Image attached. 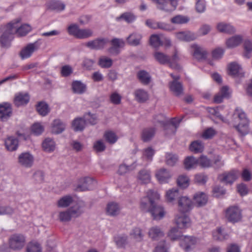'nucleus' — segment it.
Listing matches in <instances>:
<instances>
[{
	"label": "nucleus",
	"mask_w": 252,
	"mask_h": 252,
	"mask_svg": "<svg viewBox=\"0 0 252 252\" xmlns=\"http://www.w3.org/2000/svg\"><path fill=\"white\" fill-rule=\"evenodd\" d=\"M20 19H17L12 21L6 25L2 27L1 30L2 34L0 37V43L3 48H8L10 42L13 38V35L16 33L19 36H25L32 30L28 24H23L18 27Z\"/></svg>",
	"instance_id": "nucleus-1"
},
{
	"label": "nucleus",
	"mask_w": 252,
	"mask_h": 252,
	"mask_svg": "<svg viewBox=\"0 0 252 252\" xmlns=\"http://www.w3.org/2000/svg\"><path fill=\"white\" fill-rule=\"evenodd\" d=\"M159 195L153 190L150 189L147 192L146 196L143 197L140 201V209L145 212H150L152 208L159 199Z\"/></svg>",
	"instance_id": "nucleus-2"
},
{
	"label": "nucleus",
	"mask_w": 252,
	"mask_h": 252,
	"mask_svg": "<svg viewBox=\"0 0 252 252\" xmlns=\"http://www.w3.org/2000/svg\"><path fill=\"white\" fill-rule=\"evenodd\" d=\"M225 217L230 222H238L241 221L242 218V210L238 206H230L225 210Z\"/></svg>",
	"instance_id": "nucleus-3"
},
{
	"label": "nucleus",
	"mask_w": 252,
	"mask_h": 252,
	"mask_svg": "<svg viewBox=\"0 0 252 252\" xmlns=\"http://www.w3.org/2000/svg\"><path fill=\"white\" fill-rule=\"evenodd\" d=\"M234 115H236L241 122L235 126L237 130L242 135H245L248 131V126L249 121L244 111L240 108H236L235 111Z\"/></svg>",
	"instance_id": "nucleus-4"
},
{
	"label": "nucleus",
	"mask_w": 252,
	"mask_h": 252,
	"mask_svg": "<svg viewBox=\"0 0 252 252\" xmlns=\"http://www.w3.org/2000/svg\"><path fill=\"white\" fill-rule=\"evenodd\" d=\"M26 237L22 234L15 233L9 238V246L13 250H20L26 244Z\"/></svg>",
	"instance_id": "nucleus-5"
},
{
	"label": "nucleus",
	"mask_w": 252,
	"mask_h": 252,
	"mask_svg": "<svg viewBox=\"0 0 252 252\" xmlns=\"http://www.w3.org/2000/svg\"><path fill=\"white\" fill-rule=\"evenodd\" d=\"M96 182L90 177L81 178L79 180L76 190L77 191H86L93 189L96 186Z\"/></svg>",
	"instance_id": "nucleus-6"
},
{
	"label": "nucleus",
	"mask_w": 252,
	"mask_h": 252,
	"mask_svg": "<svg viewBox=\"0 0 252 252\" xmlns=\"http://www.w3.org/2000/svg\"><path fill=\"white\" fill-rule=\"evenodd\" d=\"M41 44L40 39H38L33 43L28 44L21 50L20 53L21 58L24 60L30 58L34 52L39 49Z\"/></svg>",
	"instance_id": "nucleus-7"
},
{
	"label": "nucleus",
	"mask_w": 252,
	"mask_h": 252,
	"mask_svg": "<svg viewBox=\"0 0 252 252\" xmlns=\"http://www.w3.org/2000/svg\"><path fill=\"white\" fill-rule=\"evenodd\" d=\"M191 52L193 57L198 61L204 60L207 58L208 52L203 47L196 44L190 46Z\"/></svg>",
	"instance_id": "nucleus-8"
},
{
	"label": "nucleus",
	"mask_w": 252,
	"mask_h": 252,
	"mask_svg": "<svg viewBox=\"0 0 252 252\" xmlns=\"http://www.w3.org/2000/svg\"><path fill=\"white\" fill-rule=\"evenodd\" d=\"M158 8L166 12H171L176 8L178 4L176 0H155Z\"/></svg>",
	"instance_id": "nucleus-9"
},
{
	"label": "nucleus",
	"mask_w": 252,
	"mask_h": 252,
	"mask_svg": "<svg viewBox=\"0 0 252 252\" xmlns=\"http://www.w3.org/2000/svg\"><path fill=\"white\" fill-rule=\"evenodd\" d=\"M34 162V157L29 152H24L20 154L18 158V162L22 167L31 168Z\"/></svg>",
	"instance_id": "nucleus-10"
},
{
	"label": "nucleus",
	"mask_w": 252,
	"mask_h": 252,
	"mask_svg": "<svg viewBox=\"0 0 252 252\" xmlns=\"http://www.w3.org/2000/svg\"><path fill=\"white\" fill-rule=\"evenodd\" d=\"M108 39L103 38H98L87 42L85 45L91 50H99L104 48Z\"/></svg>",
	"instance_id": "nucleus-11"
},
{
	"label": "nucleus",
	"mask_w": 252,
	"mask_h": 252,
	"mask_svg": "<svg viewBox=\"0 0 252 252\" xmlns=\"http://www.w3.org/2000/svg\"><path fill=\"white\" fill-rule=\"evenodd\" d=\"M178 208L181 213H186L192 209V203L190 198L187 196H182L179 198L178 201Z\"/></svg>",
	"instance_id": "nucleus-12"
},
{
	"label": "nucleus",
	"mask_w": 252,
	"mask_h": 252,
	"mask_svg": "<svg viewBox=\"0 0 252 252\" xmlns=\"http://www.w3.org/2000/svg\"><path fill=\"white\" fill-rule=\"evenodd\" d=\"M12 110L11 105L8 102L0 104V120L7 121L11 116Z\"/></svg>",
	"instance_id": "nucleus-13"
},
{
	"label": "nucleus",
	"mask_w": 252,
	"mask_h": 252,
	"mask_svg": "<svg viewBox=\"0 0 252 252\" xmlns=\"http://www.w3.org/2000/svg\"><path fill=\"white\" fill-rule=\"evenodd\" d=\"M175 223L178 228L184 229L190 226L191 222L189 218L183 213L176 216Z\"/></svg>",
	"instance_id": "nucleus-14"
},
{
	"label": "nucleus",
	"mask_w": 252,
	"mask_h": 252,
	"mask_svg": "<svg viewBox=\"0 0 252 252\" xmlns=\"http://www.w3.org/2000/svg\"><path fill=\"white\" fill-rule=\"evenodd\" d=\"M239 173L236 170H232L227 173H224L220 176L221 182L226 184H232L238 178Z\"/></svg>",
	"instance_id": "nucleus-15"
},
{
	"label": "nucleus",
	"mask_w": 252,
	"mask_h": 252,
	"mask_svg": "<svg viewBox=\"0 0 252 252\" xmlns=\"http://www.w3.org/2000/svg\"><path fill=\"white\" fill-rule=\"evenodd\" d=\"M46 9L50 11H62L65 7V4L60 0H51L45 4Z\"/></svg>",
	"instance_id": "nucleus-16"
},
{
	"label": "nucleus",
	"mask_w": 252,
	"mask_h": 252,
	"mask_svg": "<svg viewBox=\"0 0 252 252\" xmlns=\"http://www.w3.org/2000/svg\"><path fill=\"white\" fill-rule=\"evenodd\" d=\"M153 219L155 220H160L162 219L165 214L164 208L160 205L155 203L149 212Z\"/></svg>",
	"instance_id": "nucleus-17"
},
{
	"label": "nucleus",
	"mask_w": 252,
	"mask_h": 252,
	"mask_svg": "<svg viewBox=\"0 0 252 252\" xmlns=\"http://www.w3.org/2000/svg\"><path fill=\"white\" fill-rule=\"evenodd\" d=\"M86 204L84 201H79L74 206L68 208L72 218L80 216L84 212Z\"/></svg>",
	"instance_id": "nucleus-18"
},
{
	"label": "nucleus",
	"mask_w": 252,
	"mask_h": 252,
	"mask_svg": "<svg viewBox=\"0 0 252 252\" xmlns=\"http://www.w3.org/2000/svg\"><path fill=\"white\" fill-rule=\"evenodd\" d=\"M228 73L229 75L236 77L244 76V71L241 66L236 63L233 62L228 65Z\"/></svg>",
	"instance_id": "nucleus-19"
},
{
	"label": "nucleus",
	"mask_w": 252,
	"mask_h": 252,
	"mask_svg": "<svg viewBox=\"0 0 252 252\" xmlns=\"http://www.w3.org/2000/svg\"><path fill=\"white\" fill-rule=\"evenodd\" d=\"M156 176L160 184L167 183L171 177L169 171L165 168H161L157 171Z\"/></svg>",
	"instance_id": "nucleus-20"
},
{
	"label": "nucleus",
	"mask_w": 252,
	"mask_h": 252,
	"mask_svg": "<svg viewBox=\"0 0 252 252\" xmlns=\"http://www.w3.org/2000/svg\"><path fill=\"white\" fill-rule=\"evenodd\" d=\"M30 100V95L28 93H20L15 95L14 102L16 106H20L27 104Z\"/></svg>",
	"instance_id": "nucleus-21"
},
{
	"label": "nucleus",
	"mask_w": 252,
	"mask_h": 252,
	"mask_svg": "<svg viewBox=\"0 0 252 252\" xmlns=\"http://www.w3.org/2000/svg\"><path fill=\"white\" fill-rule=\"evenodd\" d=\"M181 120L176 118L172 119L170 121L167 120L166 130L165 132L166 135L174 134Z\"/></svg>",
	"instance_id": "nucleus-22"
},
{
	"label": "nucleus",
	"mask_w": 252,
	"mask_h": 252,
	"mask_svg": "<svg viewBox=\"0 0 252 252\" xmlns=\"http://www.w3.org/2000/svg\"><path fill=\"white\" fill-rule=\"evenodd\" d=\"M164 234V232L160 228L157 226L152 227L149 229V237L154 241L158 240L160 238L163 237Z\"/></svg>",
	"instance_id": "nucleus-23"
},
{
	"label": "nucleus",
	"mask_w": 252,
	"mask_h": 252,
	"mask_svg": "<svg viewBox=\"0 0 252 252\" xmlns=\"http://www.w3.org/2000/svg\"><path fill=\"white\" fill-rule=\"evenodd\" d=\"M4 144L8 151H14L18 147V140L14 136H9L5 140Z\"/></svg>",
	"instance_id": "nucleus-24"
},
{
	"label": "nucleus",
	"mask_w": 252,
	"mask_h": 252,
	"mask_svg": "<svg viewBox=\"0 0 252 252\" xmlns=\"http://www.w3.org/2000/svg\"><path fill=\"white\" fill-rule=\"evenodd\" d=\"M142 38V36L140 33L134 32L126 38V41L129 45L136 46L140 44Z\"/></svg>",
	"instance_id": "nucleus-25"
},
{
	"label": "nucleus",
	"mask_w": 252,
	"mask_h": 252,
	"mask_svg": "<svg viewBox=\"0 0 252 252\" xmlns=\"http://www.w3.org/2000/svg\"><path fill=\"white\" fill-rule=\"evenodd\" d=\"M194 204L197 207H202L206 204L208 201V196L204 192L196 193L193 196Z\"/></svg>",
	"instance_id": "nucleus-26"
},
{
	"label": "nucleus",
	"mask_w": 252,
	"mask_h": 252,
	"mask_svg": "<svg viewBox=\"0 0 252 252\" xmlns=\"http://www.w3.org/2000/svg\"><path fill=\"white\" fill-rule=\"evenodd\" d=\"M169 88L170 91L177 96H179L183 93L182 84L176 80L170 82Z\"/></svg>",
	"instance_id": "nucleus-27"
},
{
	"label": "nucleus",
	"mask_w": 252,
	"mask_h": 252,
	"mask_svg": "<svg viewBox=\"0 0 252 252\" xmlns=\"http://www.w3.org/2000/svg\"><path fill=\"white\" fill-rule=\"evenodd\" d=\"M71 87L73 93L79 94H84L87 90L86 84L78 80L73 81Z\"/></svg>",
	"instance_id": "nucleus-28"
},
{
	"label": "nucleus",
	"mask_w": 252,
	"mask_h": 252,
	"mask_svg": "<svg viewBox=\"0 0 252 252\" xmlns=\"http://www.w3.org/2000/svg\"><path fill=\"white\" fill-rule=\"evenodd\" d=\"M134 95L136 100L140 103L145 102L149 98L148 92L142 89H136L134 92Z\"/></svg>",
	"instance_id": "nucleus-29"
},
{
	"label": "nucleus",
	"mask_w": 252,
	"mask_h": 252,
	"mask_svg": "<svg viewBox=\"0 0 252 252\" xmlns=\"http://www.w3.org/2000/svg\"><path fill=\"white\" fill-rule=\"evenodd\" d=\"M120 211V207L118 204L115 202H110L108 203L106 207L107 214L110 216H117Z\"/></svg>",
	"instance_id": "nucleus-30"
},
{
	"label": "nucleus",
	"mask_w": 252,
	"mask_h": 252,
	"mask_svg": "<svg viewBox=\"0 0 252 252\" xmlns=\"http://www.w3.org/2000/svg\"><path fill=\"white\" fill-rule=\"evenodd\" d=\"M177 38L182 41H190L195 39L197 36L190 32H179L176 34Z\"/></svg>",
	"instance_id": "nucleus-31"
},
{
	"label": "nucleus",
	"mask_w": 252,
	"mask_h": 252,
	"mask_svg": "<svg viewBox=\"0 0 252 252\" xmlns=\"http://www.w3.org/2000/svg\"><path fill=\"white\" fill-rule=\"evenodd\" d=\"M242 36L236 35L227 39L226 41V45L229 48H235L239 45L242 42Z\"/></svg>",
	"instance_id": "nucleus-32"
},
{
	"label": "nucleus",
	"mask_w": 252,
	"mask_h": 252,
	"mask_svg": "<svg viewBox=\"0 0 252 252\" xmlns=\"http://www.w3.org/2000/svg\"><path fill=\"white\" fill-rule=\"evenodd\" d=\"M129 236L131 239H133L136 242H140L143 241L144 235L140 228L135 227L129 232Z\"/></svg>",
	"instance_id": "nucleus-33"
},
{
	"label": "nucleus",
	"mask_w": 252,
	"mask_h": 252,
	"mask_svg": "<svg viewBox=\"0 0 252 252\" xmlns=\"http://www.w3.org/2000/svg\"><path fill=\"white\" fill-rule=\"evenodd\" d=\"M65 124L60 119L55 120L52 124V131L55 134H59L64 131Z\"/></svg>",
	"instance_id": "nucleus-34"
},
{
	"label": "nucleus",
	"mask_w": 252,
	"mask_h": 252,
	"mask_svg": "<svg viewBox=\"0 0 252 252\" xmlns=\"http://www.w3.org/2000/svg\"><path fill=\"white\" fill-rule=\"evenodd\" d=\"M156 129L154 127L146 128L143 130L142 139L144 142H148L154 136Z\"/></svg>",
	"instance_id": "nucleus-35"
},
{
	"label": "nucleus",
	"mask_w": 252,
	"mask_h": 252,
	"mask_svg": "<svg viewBox=\"0 0 252 252\" xmlns=\"http://www.w3.org/2000/svg\"><path fill=\"white\" fill-rule=\"evenodd\" d=\"M153 56L155 60L160 64H168V62H170V57L162 52L156 51L154 53Z\"/></svg>",
	"instance_id": "nucleus-36"
},
{
	"label": "nucleus",
	"mask_w": 252,
	"mask_h": 252,
	"mask_svg": "<svg viewBox=\"0 0 252 252\" xmlns=\"http://www.w3.org/2000/svg\"><path fill=\"white\" fill-rule=\"evenodd\" d=\"M218 31L221 32L233 33L235 32L234 27L229 24L220 23L217 25Z\"/></svg>",
	"instance_id": "nucleus-37"
},
{
	"label": "nucleus",
	"mask_w": 252,
	"mask_h": 252,
	"mask_svg": "<svg viewBox=\"0 0 252 252\" xmlns=\"http://www.w3.org/2000/svg\"><path fill=\"white\" fill-rule=\"evenodd\" d=\"M42 148L45 152H52L55 150L56 144L52 139L47 138L42 143Z\"/></svg>",
	"instance_id": "nucleus-38"
},
{
	"label": "nucleus",
	"mask_w": 252,
	"mask_h": 252,
	"mask_svg": "<svg viewBox=\"0 0 252 252\" xmlns=\"http://www.w3.org/2000/svg\"><path fill=\"white\" fill-rule=\"evenodd\" d=\"M137 78L143 84L145 85L149 84L151 80L149 73L144 70L138 72Z\"/></svg>",
	"instance_id": "nucleus-39"
},
{
	"label": "nucleus",
	"mask_w": 252,
	"mask_h": 252,
	"mask_svg": "<svg viewBox=\"0 0 252 252\" xmlns=\"http://www.w3.org/2000/svg\"><path fill=\"white\" fill-rule=\"evenodd\" d=\"M73 202V198L70 195H65L61 197L57 201V206L60 208H66Z\"/></svg>",
	"instance_id": "nucleus-40"
},
{
	"label": "nucleus",
	"mask_w": 252,
	"mask_h": 252,
	"mask_svg": "<svg viewBox=\"0 0 252 252\" xmlns=\"http://www.w3.org/2000/svg\"><path fill=\"white\" fill-rule=\"evenodd\" d=\"M137 179L142 184L149 183L151 181L150 172L146 170L140 171L137 176Z\"/></svg>",
	"instance_id": "nucleus-41"
},
{
	"label": "nucleus",
	"mask_w": 252,
	"mask_h": 252,
	"mask_svg": "<svg viewBox=\"0 0 252 252\" xmlns=\"http://www.w3.org/2000/svg\"><path fill=\"white\" fill-rule=\"evenodd\" d=\"M86 122L81 118L75 119L72 123V126L75 131H82L85 127Z\"/></svg>",
	"instance_id": "nucleus-42"
},
{
	"label": "nucleus",
	"mask_w": 252,
	"mask_h": 252,
	"mask_svg": "<svg viewBox=\"0 0 252 252\" xmlns=\"http://www.w3.org/2000/svg\"><path fill=\"white\" fill-rule=\"evenodd\" d=\"M184 164L188 170L195 168L198 166L197 158L193 157H187L185 160Z\"/></svg>",
	"instance_id": "nucleus-43"
},
{
	"label": "nucleus",
	"mask_w": 252,
	"mask_h": 252,
	"mask_svg": "<svg viewBox=\"0 0 252 252\" xmlns=\"http://www.w3.org/2000/svg\"><path fill=\"white\" fill-rule=\"evenodd\" d=\"M136 19L135 15L131 12H125L122 14L119 17L116 18L117 21L123 20L128 23H130L134 21Z\"/></svg>",
	"instance_id": "nucleus-44"
},
{
	"label": "nucleus",
	"mask_w": 252,
	"mask_h": 252,
	"mask_svg": "<svg viewBox=\"0 0 252 252\" xmlns=\"http://www.w3.org/2000/svg\"><path fill=\"white\" fill-rule=\"evenodd\" d=\"M204 147V144L201 141L196 140L191 143L189 149L195 153H199L203 151Z\"/></svg>",
	"instance_id": "nucleus-45"
},
{
	"label": "nucleus",
	"mask_w": 252,
	"mask_h": 252,
	"mask_svg": "<svg viewBox=\"0 0 252 252\" xmlns=\"http://www.w3.org/2000/svg\"><path fill=\"white\" fill-rule=\"evenodd\" d=\"M112 60L106 56L100 57L98 62V64L101 68H110L112 65Z\"/></svg>",
	"instance_id": "nucleus-46"
},
{
	"label": "nucleus",
	"mask_w": 252,
	"mask_h": 252,
	"mask_svg": "<svg viewBox=\"0 0 252 252\" xmlns=\"http://www.w3.org/2000/svg\"><path fill=\"white\" fill-rule=\"evenodd\" d=\"M58 218L59 220L62 222L69 221L72 216L68 209L65 211H60L58 213Z\"/></svg>",
	"instance_id": "nucleus-47"
},
{
	"label": "nucleus",
	"mask_w": 252,
	"mask_h": 252,
	"mask_svg": "<svg viewBox=\"0 0 252 252\" xmlns=\"http://www.w3.org/2000/svg\"><path fill=\"white\" fill-rule=\"evenodd\" d=\"M166 197L167 201L170 202H172L176 198L179 199L180 197L178 189H172L168 190L166 192Z\"/></svg>",
	"instance_id": "nucleus-48"
},
{
	"label": "nucleus",
	"mask_w": 252,
	"mask_h": 252,
	"mask_svg": "<svg viewBox=\"0 0 252 252\" xmlns=\"http://www.w3.org/2000/svg\"><path fill=\"white\" fill-rule=\"evenodd\" d=\"M36 110L38 113L42 116H45L50 111L48 104L43 102L38 103L36 106Z\"/></svg>",
	"instance_id": "nucleus-49"
},
{
	"label": "nucleus",
	"mask_w": 252,
	"mask_h": 252,
	"mask_svg": "<svg viewBox=\"0 0 252 252\" xmlns=\"http://www.w3.org/2000/svg\"><path fill=\"white\" fill-rule=\"evenodd\" d=\"M154 123L156 125H160L164 128V130H166L167 119L164 115L160 114L155 116L154 118Z\"/></svg>",
	"instance_id": "nucleus-50"
},
{
	"label": "nucleus",
	"mask_w": 252,
	"mask_h": 252,
	"mask_svg": "<svg viewBox=\"0 0 252 252\" xmlns=\"http://www.w3.org/2000/svg\"><path fill=\"white\" fill-rule=\"evenodd\" d=\"M26 251L27 252H41V247L37 242L32 241L28 243Z\"/></svg>",
	"instance_id": "nucleus-51"
},
{
	"label": "nucleus",
	"mask_w": 252,
	"mask_h": 252,
	"mask_svg": "<svg viewBox=\"0 0 252 252\" xmlns=\"http://www.w3.org/2000/svg\"><path fill=\"white\" fill-rule=\"evenodd\" d=\"M213 237L216 240L222 241L227 238V235L221 228H218L213 232Z\"/></svg>",
	"instance_id": "nucleus-52"
},
{
	"label": "nucleus",
	"mask_w": 252,
	"mask_h": 252,
	"mask_svg": "<svg viewBox=\"0 0 252 252\" xmlns=\"http://www.w3.org/2000/svg\"><path fill=\"white\" fill-rule=\"evenodd\" d=\"M127 237L126 235H118L114 237V241L119 248H123L127 244Z\"/></svg>",
	"instance_id": "nucleus-53"
},
{
	"label": "nucleus",
	"mask_w": 252,
	"mask_h": 252,
	"mask_svg": "<svg viewBox=\"0 0 252 252\" xmlns=\"http://www.w3.org/2000/svg\"><path fill=\"white\" fill-rule=\"evenodd\" d=\"M136 164L133 162L130 165H126L125 164H123L120 165L118 173L120 175H123L126 173L127 172L133 170L136 167Z\"/></svg>",
	"instance_id": "nucleus-54"
},
{
	"label": "nucleus",
	"mask_w": 252,
	"mask_h": 252,
	"mask_svg": "<svg viewBox=\"0 0 252 252\" xmlns=\"http://www.w3.org/2000/svg\"><path fill=\"white\" fill-rule=\"evenodd\" d=\"M184 242L185 243V249L186 251H189L192 245H194L196 243V239L195 237L192 236H186L184 239Z\"/></svg>",
	"instance_id": "nucleus-55"
},
{
	"label": "nucleus",
	"mask_w": 252,
	"mask_h": 252,
	"mask_svg": "<svg viewBox=\"0 0 252 252\" xmlns=\"http://www.w3.org/2000/svg\"><path fill=\"white\" fill-rule=\"evenodd\" d=\"M168 237L173 241L178 240L181 237V233L176 227H172L168 233Z\"/></svg>",
	"instance_id": "nucleus-56"
},
{
	"label": "nucleus",
	"mask_w": 252,
	"mask_h": 252,
	"mask_svg": "<svg viewBox=\"0 0 252 252\" xmlns=\"http://www.w3.org/2000/svg\"><path fill=\"white\" fill-rule=\"evenodd\" d=\"M104 137L106 141L111 144H114L118 140L116 134L111 131L106 132L104 134Z\"/></svg>",
	"instance_id": "nucleus-57"
},
{
	"label": "nucleus",
	"mask_w": 252,
	"mask_h": 252,
	"mask_svg": "<svg viewBox=\"0 0 252 252\" xmlns=\"http://www.w3.org/2000/svg\"><path fill=\"white\" fill-rule=\"evenodd\" d=\"M244 56L246 58H250L252 52V42L250 40L245 41L244 44Z\"/></svg>",
	"instance_id": "nucleus-58"
},
{
	"label": "nucleus",
	"mask_w": 252,
	"mask_h": 252,
	"mask_svg": "<svg viewBox=\"0 0 252 252\" xmlns=\"http://www.w3.org/2000/svg\"><path fill=\"white\" fill-rule=\"evenodd\" d=\"M198 165L203 168H208L211 166L210 160L205 156H201L197 158Z\"/></svg>",
	"instance_id": "nucleus-59"
},
{
	"label": "nucleus",
	"mask_w": 252,
	"mask_h": 252,
	"mask_svg": "<svg viewBox=\"0 0 252 252\" xmlns=\"http://www.w3.org/2000/svg\"><path fill=\"white\" fill-rule=\"evenodd\" d=\"M178 186L182 188H186L189 185V179L188 177L184 175L180 176L177 179Z\"/></svg>",
	"instance_id": "nucleus-60"
},
{
	"label": "nucleus",
	"mask_w": 252,
	"mask_h": 252,
	"mask_svg": "<svg viewBox=\"0 0 252 252\" xmlns=\"http://www.w3.org/2000/svg\"><path fill=\"white\" fill-rule=\"evenodd\" d=\"M150 42L151 45L155 48L158 47L162 44L159 36L156 34H153L151 36Z\"/></svg>",
	"instance_id": "nucleus-61"
},
{
	"label": "nucleus",
	"mask_w": 252,
	"mask_h": 252,
	"mask_svg": "<svg viewBox=\"0 0 252 252\" xmlns=\"http://www.w3.org/2000/svg\"><path fill=\"white\" fill-rule=\"evenodd\" d=\"M216 134V131L212 127L205 129L202 134V137L204 139L212 138Z\"/></svg>",
	"instance_id": "nucleus-62"
},
{
	"label": "nucleus",
	"mask_w": 252,
	"mask_h": 252,
	"mask_svg": "<svg viewBox=\"0 0 252 252\" xmlns=\"http://www.w3.org/2000/svg\"><path fill=\"white\" fill-rule=\"evenodd\" d=\"M92 34V31L89 29H80L76 38L80 39L86 38L91 36Z\"/></svg>",
	"instance_id": "nucleus-63"
},
{
	"label": "nucleus",
	"mask_w": 252,
	"mask_h": 252,
	"mask_svg": "<svg viewBox=\"0 0 252 252\" xmlns=\"http://www.w3.org/2000/svg\"><path fill=\"white\" fill-rule=\"evenodd\" d=\"M169 249L168 245L166 244L165 241H162L155 248L154 252H168Z\"/></svg>",
	"instance_id": "nucleus-64"
}]
</instances>
